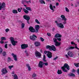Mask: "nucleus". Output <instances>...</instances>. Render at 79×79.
<instances>
[{
	"label": "nucleus",
	"mask_w": 79,
	"mask_h": 79,
	"mask_svg": "<svg viewBox=\"0 0 79 79\" xmlns=\"http://www.w3.org/2000/svg\"><path fill=\"white\" fill-rule=\"evenodd\" d=\"M63 21H64L63 22V24H66V23H67V22L66 21V20H63Z\"/></svg>",
	"instance_id": "79ce46f5"
},
{
	"label": "nucleus",
	"mask_w": 79,
	"mask_h": 79,
	"mask_svg": "<svg viewBox=\"0 0 79 79\" xmlns=\"http://www.w3.org/2000/svg\"><path fill=\"white\" fill-rule=\"evenodd\" d=\"M34 45L35 47H39L40 45V43L38 41H35V42Z\"/></svg>",
	"instance_id": "4468645a"
},
{
	"label": "nucleus",
	"mask_w": 79,
	"mask_h": 79,
	"mask_svg": "<svg viewBox=\"0 0 79 79\" xmlns=\"http://www.w3.org/2000/svg\"><path fill=\"white\" fill-rule=\"evenodd\" d=\"M54 37H55L56 38H61V37H62V36H61V35L57 33L55 35Z\"/></svg>",
	"instance_id": "f3484780"
},
{
	"label": "nucleus",
	"mask_w": 79,
	"mask_h": 79,
	"mask_svg": "<svg viewBox=\"0 0 79 79\" xmlns=\"http://www.w3.org/2000/svg\"><path fill=\"white\" fill-rule=\"evenodd\" d=\"M12 13L14 14H16V13H18V11L15 10H12Z\"/></svg>",
	"instance_id": "cd10ccee"
},
{
	"label": "nucleus",
	"mask_w": 79,
	"mask_h": 79,
	"mask_svg": "<svg viewBox=\"0 0 79 79\" xmlns=\"http://www.w3.org/2000/svg\"><path fill=\"white\" fill-rule=\"evenodd\" d=\"M55 23L56 24V25L57 26H58L59 27H60L61 29H63L64 28V26L63 25V24L61 23H58V21H55Z\"/></svg>",
	"instance_id": "423d86ee"
},
{
	"label": "nucleus",
	"mask_w": 79,
	"mask_h": 79,
	"mask_svg": "<svg viewBox=\"0 0 79 79\" xmlns=\"http://www.w3.org/2000/svg\"><path fill=\"white\" fill-rule=\"evenodd\" d=\"M57 40L60 42V41L61 40V39L60 38H57V39L55 38L53 39V42L55 43V45L56 47H57V46H60V44H61V43H59L57 41Z\"/></svg>",
	"instance_id": "7ed1b4c3"
},
{
	"label": "nucleus",
	"mask_w": 79,
	"mask_h": 79,
	"mask_svg": "<svg viewBox=\"0 0 79 79\" xmlns=\"http://www.w3.org/2000/svg\"><path fill=\"white\" fill-rule=\"evenodd\" d=\"M61 18H62V20H64L65 21H67V19L65 17V16L64 15H62L60 16Z\"/></svg>",
	"instance_id": "a211bd4d"
},
{
	"label": "nucleus",
	"mask_w": 79,
	"mask_h": 79,
	"mask_svg": "<svg viewBox=\"0 0 79 79\" xmlns=\"http://www.w3.org/2000/svg\"><path fill=\"white\" fill-rule=\"evenodd\" d=\"M26 9L28 11H32V9L30 7H26Z\"/></svg>",
	"instance_id": "b1692460"
},
{
	"label": "nucleus",
	"mask_w": 79,
	"mask_h": 79,
	"mask_svg": "<svg viewBox=\"0 0 79 79\" xmlns=\"http://www.w3.org/2000/svg\"><path fill=\"white\" fill-rule=\"evenodd\" d=\"M65 56H66V58H69V57H68V55H66Z\"/></svg>",
	"instance_id": "4d7b16f0"
},
{
	"label": "nucleus",
	"mask_w": 79,
	"mask_h": 79,
	"mask_svg": "<svg viewBox=\"0 0 79 79\" xmlns=\"http://www.w3.org/2000/svg\"><path fill=\"white\" fill-rule=\"evenodd\" d=\"M55 28H52V31H53V32H54V31H55Z\"/></svg>",
	"instance_id": "052dcab7"
},
{
	"label": "nucleus",
	"mask_w": 79,
	"mask_h": 79,
	"mask_svg": "<svg viewBox=\"0 0 79 79\" xmlns=\"http://www.w3.org/2000/svg\"><path fill=\"white\" fill-rule=\"evenodd\" d=\"M1 39L2 40H6V37H2L1 38Z\"/></svg>",
	"instance_id": "c85d7f7f"
},
{
	"label": "nucleus",
	"mask_w": 79,
	"mask_h": 79,
	"mask_svg": "<svg viewBox=\"0 0 79 79\" xmlns=\"http://www.w3.org/2000/svg\"><path fill=\"white\" fill-rule=\"evenodd\" d=\"M7 46H8V44H5V47L6 48H7Z\"/></svg>",
	"instance_id": "09e8293b"
},
{
	"label": "nucleus",
	"mask_w": 79,
	"mask_h": 79,
	"mask_svg": "<svg viewBox=\"0 0 79 79\" xmlns=\"http://www.w3.org/2000/svg\"><path fill=\"white\" fill-rule=\"evenodd\" d=\"M2 54V55H3V56H6V53L5 51H4L3 52Z\"/></svg>",
	"instance_id": "72a5a7b5"
},
{
	"label": "nucleus",
	"mask_w": 79,
	"mask_h": 79,
	"mask_svg": "<svg viewBox=\"0 0 79 79\" xmlns=\"http://www.w3.org/2000/svg\"><path fill=\"white\" fill-rule=\"evenodd\" d=\"M12 55L13 56L15 61H17V56L16 55H15L14 53H12Z\"/></svg>",
	"instance_id": "dca6fc26"
},
{
	"label": "nucleus",
	"mask_w": 79,
	"mask_h": 79,
	"mask_svg": "<svg viewBox=\"0 0 79 79\" xmlns=\"http://www.w3.org/2000/svg\"><path fill=\"white\" fill-rule=\"evenodd\" d=\"M25 2H26L27 3H29V2L27 1H25Z\"/></svg>",
	"instance_id": "e2e57ef3"
},
{
	"label": "nucleus",
	"mask_w": 79,
	"mask_h": 79,
	"mask_svg": "<svg viewBox=\"0 0 79 79\" xmlns=\"http://www.w3.org/2000/svg\"><path fill=\"white\" fill-rule=\"evenodd\" d=\"M35 28L34 29V27L32 26H30L28 28L29 31L31 32H35V33H38L39 32V30L40 29V26L39 25H36L35 26Z\"/></svg>",
	"instance_id": "f257e3e1"
},
{
	"label": "nucleus",
	"mask_w": 79,
	"mask_h": 79,
	"mask_svg": "<svg viewBox=\"0 0 79 79\" xmlns=\"http://www.w3.org/2000/svg\"><path fill=\"white\" fill-rule=\"evenodd\" d=\"M77 72L79 75V69L77 70Z\"/></svg>",
	"instance_id": "603ef678"
},
{
	"label": "nucleus",
	"mask_w": 79,
	"mask_h": 79,
	"mask_svg": "<svg viewBox=\"0 0 79 79\" xmlns=\"http://www.w3.org/2000/svg\"><path fill=\"white\" fill-rule=\"evenodd\" d=\"M76 71L74 69H73L72 70V72H73V73H75V72H76Z\"/></svg>",
	"instance_id": "864d4df0"
},
{
	"label": "nucleus",
	"mask_w": 79,
	"mask_h": 79,
	"mask_svg": "<svg viewBox=\"0 0 79 79\" xmlns=\"http://www.w3.org/2000/svg\"><path fill=\"white\" fill-rule=\"evenodd\" d=\"M65 11L67 12H69V9L68 8L66 7H65Z\"/></svg>",
	"instance_id": "c9c22d12"
},
{
	"label": "nucleus",
	"mask_w": 79,
	"mask_h": 79,
	"mask_svg": "<svg viewBox=\"0 0 79 79\" xmlns=\"http://www.w3.org/2000/svg\"><path fill=\"white\" fill-rule=\"evenodd\" d=\"M69 76H70V77H75V74L74 73H70L68 74Z\"/></svg>",
	"instance_id": "aec40b11"
},
{
	"label": "nucleus",
	"mask_w": 79,
	"mask_h": 79,
	"mask_svg": "<svg viewBox=\"0 0 79 79\" xmlns=\"http://www.w3.org/2000/svg\"><path fill=\"white\" fill-rule=\"evenodd\" d=\"M50 8L51 10H52V11H55V10L53 9V6H52V4H50Z\"/></svg>",
	"instance_id": "4be33fe9"
},
{
	"label": "nucleus",
	"mask_w": 79,
	"mask_h": 79,
	"mask_svg": "<svg viewBox=\"0 0 79 79\" xmlns=\"http://www.w3.org/2000/svg\"><path fill=\"white\" fill-rule=\"evenodd\" d=\"M63 73V72H62V71L61 70H58L57 71V74H61Z\"/></svg>",
	"instance_id": "5701e85b"
},
{
	"label": "nucleus",
	"mask_w": 79,
	"mask_h": 79,
	"mask_svg": "<svg viewBox=\"0 0 79 79\" xmlns=\"http://www.w3.org/2000/svg\"><path fill=\"white\" fill-rule=\"evenodd\" d=\"M51 46L47 45L46 46V48L47 49H48L49 48V50H51Z\"/></svg>",
	"instance_id": "bb28decb"
},
{
	"label": "nucleus",
	"mask_w": 79,
	"mask_h": 79,
	"mask_svg": "<svg viewBox=\"0 0 79 79\" xmlns=\"http://www.w3.org/2000/svg\"><path fill=\"white\" fill-rule=\"evenodd\" d=\"M74 65L76 67L78 68L79 66V65H78V64H76V63H74Z\"/></svg>",
	"instance_id": "4c0bfd02"
},
{
	"label": "nucleus",
	"mask_w": 79,
	"mask_h": 79,
	"mask_svg": "<svg viewBox=\"0 0 79 79\" xmlns=\"http://www.w3.org/2000/svg\"><path fill=\"white\" fill-rule=\"evenodd\" d=\"M18 10L19 12H21V10L19 8H18Z\"/></svg>",
	"instance_id": "de8ad7c7"
},
{
	"label": "nucleus",
	"mask_w": 79,
	"mask_h": 79,
	"mask_svg": "<svg viewBox=\"0 0 79 79\" xmlns=\"http://www.w3.org/2000/svg\"><path fill=\"white\" fill-rule=\"evenodd\" d=\"M37 38V36L34 34L30 36V39L32 40H33V41H34V40H35Z\"/></svg>",
	"instance_id": "6e6552de"
},
{
	"label": "nucleus",
	"mask_w": 79,
	"mask_h": 79,
	"mask_svg": "<svg viewBox=\"0 0 79 79\" xmlns=\"http://www.w3.org/2000/svg\"><path fill=\"white\" fill-rule=\"evenodd\" d=\"M45 59H46V57H45V55H44L43 60L44 61H45V62H47V60H45Z\"/></svg>",
	"instance_id": "a878e982"
},
{
	"label": "nucleus",
	"mask_w": 79,
	"mask_h": 79,
	"mask_svg": "<svg viewBox=\"0 0 79 79\" xmlns=\"http://www.w3.org/2000/svg\"><path fill=\"white\" fill-rule=\"evenodd\" d=\"M53 8H54V9H55V8H56V7H55V6H53Z\"/></svg>",
	"instance_id": "69168bd1"
},
{
	"label": "nucleus",
	"mask_w": 79,
	"mask_h": 79,
	"mask_svg": "<svg viewBox=\"0 0 79 79\" xmlns=\"http://www.w3.org/2000/svg\"><path fill=\"white\" fill-rule=\"evenodd\" d=\"M51 50H53V51H56V48H55V46L54 45H52L51 46Z\"/></svg>",
	"instance_id": "2eb2a0df"
},
{
	"label": "nucleus",
	"mask_w": 79,
	"mask_h": 79,
	"mask_svg": "<svg viewBox=\"0 0 79 79\" xmlns=\"http://www.w3.org/2000/svg\"><path fill=\"white\" fill-rule=\"evenodd\" d=\"M8 41H6V42H5V44H7V43H8Z\"/></svg>",
	"instance_id": "0e129e2a"
},
{
	"label": "nucleus",
	"mask_w": 79,
	"mask_h": 79,
	"mask_svg": "<svg viewBox=\"0 0 79 79\" xmlns=\"http://www.w3.org/2000/svg\"><path fill=\"white\" fill-rule=\"evenodd\" d=\"M25 53L26 54V56H29V54H28V53H27V50L25 51Z\"/></svg>",
	"instance_id": "e433bc0d"
},
{
	"label": "nucleus",
	"mask_w": 79,
	"mask_h": 79,
	"mask_svg": "<svg viewBox=\"0 0 79 79\" xmlns=\"http://www.w3.org/2000/svg\"><path fill=\"white\" fill-rule=\"evenodd\" d=\"M44 54H47V56L49 58H51L52 57V53L50 52V51H45L44 52Z\"/></svg>",
	"instance_id": "39448f33"
},
{
	"label": "nucleus",
	"mask_w": 79,
	"mask_h": 79,
	"mask_svg": "<svg viewBox=\"0 0 79 79\" xmlns=\"http://www.w3.org/2000/svg\"><path fill=\"white\" fill-rule=\"evenodd\" d=\"M28 47V45L27 44H23L21 45V48L22 49H25Z\"/></svg>",
	"instance_id": "f8f14e48"
},
{
	"label": "nucleus",
	"mask_w": 79,
	"mask_h": 79,
	"mask_svg": "<svg viewBox=\"0 0 79 79\" xmlns=\"http://www.w3.org/2000/svg\"><path fill=\"white\" fill-rule=\"evenodd\" d=\"M3 52V49L0 48V54H1Z\"/></svg>",
	"instance_id": "a19ab883"
},
{
	"label": "nucleus",
	"mask_w": 79,
	"mask_h": 79,
	"mask_svg": "<svg viewBox=\"0 0 79 79\" xmlns=\"http://www.w3.org/2000/svg\"><path fill=\"white\" fill-rule=\"evenodd\" d=\"M58 58V57H56L55 58H53V60H56V59H57Z\"/></svg>",
	"instance_id": "3c124183"
},
{
	"label": "nucleus",
	"mask_w": 79,
	"mask_h": 79,
	"mask_svg": "<svg viewBox=\"0 0 79 79\" xmlns=\"http://www.w3.org/2000/svg\"><path fill=\"white\" fill-rule=\"evenodd\" d=\"M36 76H37V75L35 73H33L32 75V77H35Z\"/></svg>",
	"instance_id": "f704fd0d"
},
{
	"label": "nucleus",
	"mask_w": 79,
	"mask_h": 79,
	"mask_svg": "<svg viewBox=\"0 0 79 79\" xmlns=\"http://www.w3.org/2000/svg\"><path fill=\"white\" fill-rule=\"evenodd\" d=\"M47 35H48V36H50L51 35H50V33H48L47 34Z\"/></svg>",
	"instance_id": "6e6d98bb"
},
{
	"label": "nucleus",
	"mask_w": 79,
	"mask_h": 79,
	"mask_svg": "<svg viewBox=\"0 0 79 79\" xmlns=\"http://www.w3.org/2000/svg\"><path fill=\"white\" fill-rule=\"evenodd\" d=\"M71 44L72 45H74V44L75 45V43H74V42H73V41H72V42H71Z\"/></svg>",
	"instance_id": "8fccbe9b"
},
{
	"label": "nucleus",
	"mask_w": 79,
	"mask_h": 79,
	"mask_svg": "<svg viewBox=\"0 0 79 79\" xmlns=\"http://www.w3.org/2000/svg\"><path fill=\"white\" fill-rule=\"evenodd\" d=\"M44 64L45 66H47L48 64V62H46L45 63H44Z\"/></svg>",
	"instance_id": "49530a36"
},
{
	"label": "nucleus",
	"mask_w": 79,
	"mask_h": 79,
	"mask_svg": "<svg viewBox=\"0 0 79 79\" xmlns=\"http://www.w3.org/2000/svg\"><path fill=\"white\" fill-rule=\"evenodd\" d=\"M44 64V62L42 61H40L38 64V66L40 68H42Z\"/></svg>",
	"instance_id": "9d476101"
},
{
	"label": "nucleus",
	"mask_w": 79,
	"mask_h": 79,
	"mask_svg": "<svg viewBox=\"0 0 79 79\" xmlns=\"http://www.w3.org/2000/svg\"><path fill=\"white\" fill-rule=\"evenodd\" d=\"M9 47H11V44H9Z\"/></svg>",
	"instance_id": "774afa93"
},
{
	"label": "nucleus",
	"mask_w": 79,
	"mask_h": 79,
	"mask_svg": "<svg viewBox=\"0 0 79 79\" xmlns=\"http://www.w3.org/2000/svg\"><path fill=\"white\" fill-rule=\"evenodd\" d=\"M24 2H25V0H23V1L22 2V4H24Z\"/></svg>",
	"instance_id": "5fc2aeb1"
},
{
	"label": "nucleus",
	"mask_w": 79,
	"mask_h": 79,
	"mask_svg": "<svg viewBox=\"0 0 79 79\" xmlns=\"http://www.w3.org/2000/svg\"><path fill=\"white\" fill-rule=\"evenodd\" d=\"M23 18L24 19H26V20H27V23L28 24H29V20H30V17L28 15H25L23 16Z\"/></svg>",
	"instance_id": "0eeeda50"
},
{
	"label": "nucleus",
	"mask_w": 79,
	"mask_h": 79,
	"mask_svg": "<svg viewBox=\"0 0 79 79\" xmlns=\"http://www.w3.org/2000/svg\"><path fill=\"white\" fill-rule=\"evenodd\" d=\"M46 1H47L48 2H51V1H50V0H46Z\"/></svg>",
	"instance_id": "13d9d810"
},
{
	"label": "nucleus",
	"mask_w": 79,
	"mask_h": 79,
	"mask_svg": "<svg viewBox=\"0 0 79 79\" xmlns=\"http://www.w3.org/2000/svg\"><path fill=\"white\" fill-rule=\"evenodd\" d=\"M26 65L27 66V67L28 70L31 71V68L30 67V66H29V64H27Z\"/></svg>",
	"instance_id": "393cba45"
},
{
	"label": "nucleus",
	"mask_w": 79,
	"mask_h": 79,
	"mask_svg": "<svg viewBox=\"0 0 79 79\" xmlns=\"http://www.w3.org/2000/svg\"><path fill=\"white\" fill-rule=\"evenodd\" d=\"M1 71L2 73L1 74L2 75H3V74H6V73H7V70H6V69H2V70Z\"/></svg>",
	"instance_id": "ddd939ff"
},
{
	"label": "nucleus",
	"mask_w": 79,
	"mask_h": 79,
	"mask_svg": "<svg viewBox=\"0 0 79 79\" xmlns=\"http://www.w3.org/2000/svg\"><path fill=\"white\" fill-rule=\"evenodd\" d=\"M11 58L10 57H8V62H10V61H11Z\"/></svg>",
	"instance_id": "37998d69"
},
{
	"label": "nucleus",
	"mask_w": 79,
	"mask_h": 79,
	"mask_svg": "<svg viewBox=\"0 0 79 79\" xmlns=\"http://www.w3.org/2000/svg\"><path fill=\"white\" fill-rule=\"evenodd\" d=\"M35 55L36 57H38V58H40L41 56V53L37 51L35 52Z\"/></svg>",
	"instance_id": "1a4fd4ad"
},
{
	"label": "nucleus",
	"mask_w": 79,
	"mask_h": 79,
	"mask_svg": "<svg viewBox=\"0 0 79 79\" xmlns=\"http://www.w3.org/2000/svg\"><path fill=\"white\" fill-rule=\"evenodd\" d=\"M35 22L36 23H37V24H40V22L37 19H35Z\"/></svg>",
	"instance_id": "58836bf2"
},
{
	"label": "nucleus",
	"mask_w": 79,
	"mask_h": 79,
	"mask_svg": "<svg viewBox=\"0 0 79 79\" xmlns=\"http://www.w3.org/2000/svg\"><path fill=\"white\" fill-rule=\"evenodd\" d=\"M12 74H15V72H14V71L12 72Z\"/></svg>",
	"instance_id": "680f3d73"
},
{
	"label": "nucleus",
	"mask_w": 79,
	"mask_h": 79,
	"mask_svg": "<svg viewBox=\"0 0 79 79\" xmlns=\"http://www.w3.org/2000/svg\"><path fill=\"white\" fill-rule=\"evenodd\" d=\"M56 6H58V5H59V3L58 2L56 3Z\"/></svg>",
	"instance_id": "bf43d9fd"
},
{
	"label": "nucleus",
	"mask_w": 79,
	"mask_h": 79,
	"mask_svg": "<svg viewBox=\"0 0 79 79\" xmlns=\"http://www.w3.org/2000/svg\"><path fill=\"white\" fill-rule=\"evenodd\" d=\"M10 40L12 45L14 46H15V45H16V44H17V43H18V41H15L14 38L11 37L10 38Z\"/></svg>",
	"instance_id": "20e7f679"
},
{
	"label": "nucleus",
	"mask_w": 79,
	"mask_h": 79,
	"mask_svg": "<svg viewBox=\"0 0 79 79\" xmlns=\"http://www.w3.org/2000/svg\"><path fill=\"white\" fill-rule=\"evenodd\" d=\"M68 54L70 57H73L74 56V54L71 52H69L68 53Z\"/></svg>",
	"instance_id": "6ab92c4d"
},
{
	"label": "nucleus",
	"mask_w": 79,
	"mask_h": 79,
	"mask_svg": "<svg viewBox=\"0 0 79 79\" xmlns=\"http://www.w3.org/2000/svg\"><path fill=\"white\" fill-rule=\"evenodd\" d=\"M0 44H4V41L3 40H1L0 42Z\"/></svg>",
	"instance_id": "a18cd8bd"
},
{
	"label": "nucleus",
	"mask_w": 79,
	"mask_h": 79,
	"mask_svg": "<svg viewBox=\"0 0 79 79\" xmlns=\"http://www.w3.org/2000/svg\"><path fill=\"white\" fill-rule=\"evenodd\" d=\"M31 0H29L28 1V2H29L30 3H31Z\"/></svg>",
	"instance_id": "338daca9"
},
{
	"label": "nucleus",
	"mask_w": 79,
	"mask_h": 79,
	"mask_svg": "<svg viewBox=\"0 0 79 79\" xmlns=\"http://www.w3.org/2000/svg\"><path fill=\"white\" fill-rule=\"evenodd\" d=\"M76 48V49H77L78 50H79V48H77V44H75V47H74L73 46H71L69 48H68L67 49V50H72V49H74V48Z\"/></svg>",
	"instance_id": "9b49d317"
},
{
	"label": "nucleus",
	"mask_w": 79,
	"mask_h": 79,
	"mask_svg": "<svg viewBox=\"0 0 79 79\" xmlns=\"http://www.w3.org/2000/svg\"><path fill=\"white\" fill-rule=\"evenodd\" d=\"M23 11L26 14H28V13H29V11H28V10H27L24 9V8L23 9Z\"/></svg>",
	"instance_id": "412c9836"
},
{
	"label": "nucleus",
	"mask_w": 79,
	"mask_h": 79,
	"mask_svg": "<svg viewBox=\"0 0 79 79\" xmlns=\"http://www.w3.org/2000/svg\"><path fill=\"white\" fill-rule=\"evenodd\" d=\"M14 79H18V76L16 74H14Z\"/></svg>",
	"instance_id": "c756f323"
},
{
	"label": "nucleus",
	"mask_w": 79,
	"mask_h": 79,
	"mask_svg": "<svg viewBox=\"0 0 79 79\" xmlns=\"http://www.w3.org/2000/svg\"><path fill=\"white\" fill-rule=\"evenodd\" d=\"M5 31H6V32H8V31H10V29L8 28H7L6 29Z\"/></svg>",
	"instance_id": "c03bdc74"
},
{
	"label": "nucleus",
	"mask_w": 79,
	"mask_h": 79,
	"mask_svg": "<svg viewBox=\"0 0 79 79\" xmlns=\"http://www.w3.org/2000/svg\"><path fill=\"white\" fill-rule=\"evenodd\" d=\"M21 25L22 29H23V28L24 27V26H25V24L23 23H22Z\"/></svg>",
	"instance_id": "2f4dec72"
},
{
	"label": "nucleus",
	"mask_w": 79,
	"mask_h": 79,
	"mask_svg": "<svg viewBox=\"0 0 79 79\" xmlns=\"http://www.w3.org/2000/svg\"><path fill=\"white\" fill-rule=\"evenodd\" d=\"M14 66L13 65H11V66H8V68H9L10 70H11V69L12 68H13Z\"/></svg>",
	"instance_id": "473e14b6"
},
{
	"label": "nucleus",
	"mask_w": 79,
	"mask_h": 79,
	"mask_svg": "<svg viewBox=\"0 0 79 79\" xmlns=\"http://www.w3.org/2000/svg\"><path fill=\"white\" fill-rule=\"evenodd\" d=\"M66 68H67V70H69L70 69L69 66L67 63L64 64V66H63L61 67V69L62 70V71H63V72H64V73H67L68 71H67V70H66L65 69Z\"/></svg>",
	"instance_id": "f03ea898"
},
{
	"label": "nucleus",
	"mask_w": 79,
	"mask_h": 79,
	"mask_svg": "<svg viewBox=\"0 0 79 79\" xmlns=\"http://www.w3.org/2000/svg\"><path fill=\"white\" fill-rule=\"evenodd\" d=\"M40 2L41 4L44 3V4H45V2L44 0H40Z\"/></svg>",
	"instance_id": "7c9ffc66"
},
{
	"label": "nucleus",
	"mask_w": 79,
	"mask_h": 79,
	"mask_svg": "<svg viewBox=\"0 0 79 79\" xmlns=\"http://www.w3.org/2000/svg\"><path fill=\"white\" fill-rule=\"evenodd\" d=\"M40 39L41 41V42H44V40H44V39L42 37H40Z\"/></svg>",
	"instance_id": "ea45409f"
}]
</instances>
